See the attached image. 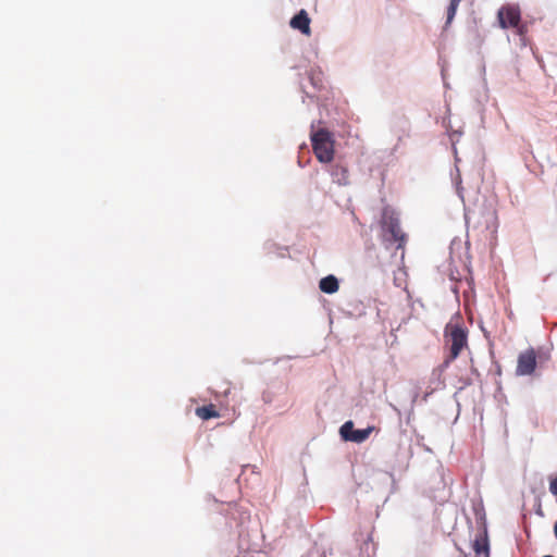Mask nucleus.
Listing matches in <instances>:
<instances>
[{
	"mask_svg": "<svg viewBox=\"0 0 557 557\" xmlns=\"http://www.w3.org/2000/svg\"><path fill=\"white\" fill-rule=\"evenodd\" d=\"M444 343L445 347L448 348V355L440 366L441 371L447 369L468 347V331L460 324L448 323L444 330Z\"/></svg>",
	"mask_w": 557,
	"mask_h": 557,
	"instance_id": "1",
	"label": "nucleus"
},
{
	"mask_svg": "<svg viewBox=\"0 0 557 557\" xmlns=\"http://www.w3.org/2000/svg\"><path fill=\"white\" fill-rule=\"evenodd\" d=\"M380 225L384 242L397 243V249H403L407 242V235L403 232L397 213L391 207H384Z\"/></svg>",
	"mask_w": 557,
	"mask_h": 557,
	"instance_id": "2",
	"label": "nucleus"
},
{
	"mask_svg": "<svg viewBox=\"0 0 557 557\" xmlns=\"http://www.w3.org/2000/svg\"><path fill=\"white\" fill-rule=\"evenodd\" d=\"M311 144L317 159L322 163H329L334 158L333 134L326 128H320L311 133Z\"/></svg>",
	"mask_w": 557,
	"mask_h": 557,
	"instance_id": "3",
	"label": "nucleus"
},
{
	"mask_svg": "<svg viewBox=\"0 0 557 557\" xmlns=\"http://www.w3.org/2000/svg\"><path fill=\"white\" fill-rule=\"evenodd\" d=\"M497 17L502 28H515L520 37L528 33L527 25L521 23V11L517 4L503 5L498 10Z\"/></svg>",
	"mask_w": 557,
	"mask_h": 557,
	"instance_id": "4",
	"label": "nucleus"
},
{
	"mask_svg": "<svg viewBox=\"0 0 557 557\" xmlns=\"http://www.w3.org/2000/svg\"><path fill=\"white\" fill-rule=\"evenodd\" d=\"M536 368V354L533 348L522 351L518 357L516 373L518 375H530Z\"/></svg>",
	"mask_w": 557,
	"mask_h": 557,
	"instance_id": "5",
	"label": "nucleus"
},
{
	"mask_svg": "<svg viewBox=\"0 0 557 557\" xmlns=\"http://www.w3.org/2000/svg\"><path fill=\"white\" fill-rule=\"evenodd\" d=\"M289 25L294 29L300 30L304 35H310V18L305 10H300L289 22Z\"/></svg>",
	"mask_w": 557,
	"mask_h": 557,
	"instance_id": "6",
	"label": "nucleus"
},
{
	"mask_svg": "<svg viewBox=\"0 0 557 557\" xmlns=\"http://www.w3.org/2000/svg\"><path fill=\"white\" fill-rule=\"evenodd\" d=\"M319 287L325 294H334L338 290L339 284L335 276L329 275L321 278Z\"/></svg>",
	"mask_w": 557,
	"mask_h": 557,
	"instance_id": "7",
	"label": "nucleus"
},
{
	"mask_svg": "<svg viewBox=\"0 0 557 557\" xmlns=\"http://www.w3.org/2000/svg\"><path fill=\"white\" fill-rule=\"evenodd\" d=\"M196 414L202 420L219 418L220 413L213 404L196 408Z\"/></svg>",
	"mask_w": 557,
	"mask_h": 557,
	"instance_id": "8",
	"label": "nucleus"
},
{
	"mask_svg": "<svg viewBox=\"0 0 557 557\" xmlns=\"http://www.w3.org/2000/svg\"><path fill=\"white\" fill-rule=\"evenodd\" d=\"M332 176L334 181L339 185L348 184V171L345 166L335 165L332 170Z\"/></svg>",
	"mask_w": 557,
	"mask_h": 557,
	"instance_id": "9",
	"label": "nucleus"
},
{
	"mask_svg": "<svg viewBox=\"0 0 557 557\" xmlns=\"http://www.w3.org/2000/svg\"><path fill=\"white\" fill-rule=\"evenodd\" d=\"M372 431L373 426H369L362 430H356L354 433L350 434V438L348 441L354 443H362L369 438Z\"/></svg>",
	"mask_w": 557,
	"mask_h": 557,
	"instance_id": "10",
	"label": "nucleus"
},
{
	"mask_svg": "<svg viewBox=\"0 0 557 557\" xmlns=\"http://www.w3.org/2000/svg\"><path fill=\"white\" fill-rule=\"evenodd\" d=\"M473 549L475 554L480 555L482 553H485V555H488V542L486 537L476 539L473 544Z\"/></svg>",
	"mask_w": 557,
	"mask_h": 557,
	"instance_id": "11",
	"label": "nucleus"
},
{
	"mask_svg": "<svg viewBox=\"0 0 557 557\" xmlns=\"http://www.w3.org/2000/svg\"><path fill=\"white\" fill-rule=\"evenodd\" d=\"M460 1L461 0H450L449 5L447 8L446 26H448L453 22L455 15H456L457 9L459 7Z\"/></svg>",
	"mask_w": 557,
	"mask_h": 557,
	"instance_id": "12",
	"label": "nucleus"
},
{
	"mask_svg": "<svg viewBox=\"0 0 557 557\" xmlns=\"http://www.w3.org/2000/svg\"><path fill=\"white\" fill-rule=\"evenodd\" d=\"M355 431L352 421H347L341 426L339 434L343 440L348 441L350 438V434Z\"/></svg>",
	"mask_w": 557,
	"mask_h": 557,
	"instance_id": "13",
	"label": "nucleus"
},
{
	"mask_svg": "<svg viewBox=\"0 0 557 557\" xmlns=\"http://www.w3.org/2000/svg\"><path fill=\"white\" fill-rule=\"evenodd\" d=\"M549 491L553 495L557 496V476L550 481Z\"/></svg>",
	"mask_w": 557,
	"mask_h": 557,
	"instance_id": "14",
	"label": "nucleus"
},
{
	"mask_svg": "<svg viewBox=\"0 0 557 557\" xmlns=\"http://www.w3.org/2000/svg\"><path fill=\"white\" fill-rule=\"evenodd\" d=\"M554 532H555V535H556V537H557V522L555 523Z\"/></svg>",
	"mask_w": 557,
	"mask_h": 557,
	"instance_id": "15",
	"label": "nucleus"
},
{
	"mask_svg": "<svg viewBox=\"0 0 557 557\" xmlns=\"http://www.w3.org/2000/svg\"><path fill=\"white\" fill-rule=\"evenodd\" d=\"M485 557H490L488 555H486Z\"/></svg>",
	"mask_w": 557,
	"mask_h": 557,
	"instance_id": "16",
	"label": "nucleus"
}]
</instances>
